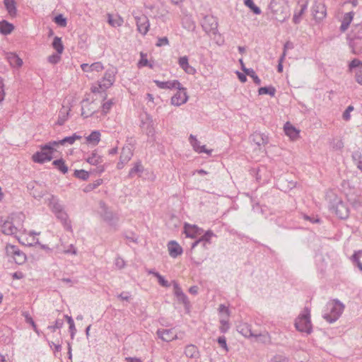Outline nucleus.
I'll use <instances>...</instances> for the list:
<instances>
[{"label": "nucleus", "mask_w": 362, "mask_h": 362, "mask_svg": "<svg viewBox=\"0 0 362 362\" xmlns=\"http://www.w3.org/2000/svg\"><path fill=\"white\" fill-rule=\"evenodd\" d=\"M23 215L21 214H11L8 216L0 218V232L6 235H16L22 226Z\"/></svg>", "instance_id": "f257e3e1"}, {"label": "nucleus", "mask_w": 362, "mask_h": 362, "mask_svg": "<svg viewBox=\"0 0 362 362\" xmlns=\"http://www.w3.org/2000/svg\"><path fill=\"white\" fill-rule=\"evenodd\" d=\"M344 309V304L339 300L334 299L327 303L322 317L329 323H333L339 318Z\"/></svg>", "instance_id": "f03ea898"}, {"label": "nucleus", "mask_w": 362, "mask_h": 362, "mask_svg": "<svg viewBox=\"0 0 362 362\" xmlns=\"http://www.w3.org/2000/svg\"><path fill=\"white\" fill-rule=\"evenodd\" d=\"M269 7L278 21L284 22L288 18V6L286 0H271Z\"/></svg>", "instance_id": "7ed1b4c3"}, {"label": "nucleus", "mask_w": 362, "mask_h": 362, "mask_svg": "<svg viewBox=\"0 0 362 362\" xmlns=\"http://www.w3.org/2000/svg\"><path fill=\"white\" fill-rule=\"evenodd\" d=\"M349 46L354 54H362L361 47H359L358 39H362V21L359 23L354 24L350 33L348 35Z\"/></svg>", "instance_id": "20e7f679"}, {"label": "nucleus", "mask_w": 362, "mask_h": 362, "mask_svg": "<svg viewBox=\"0 0 362 362\" xmlns=\"http://www.w3.org/2000/svg\"><path fill=\"white\" fill-rule=\"evenodd\" d=\"M295 327L300 332H305L309 334L313 331V326L310 320V310L305 308L295 320Z\"/></svg>", "instance_id": "39448f33"}, {"label": "nucleus", "mask_w": 362, "mask_h": 362, "mask_svg": "<svg viewBox=\"0 0 362 362\" xmlns=\"http://www.w3.org/2000/svg\"><path fill=\"white\" fill-rule=\"evenodd\" d=\"M328 207L329 209L332 213H334L339 218L345 219L349 216V208L345 203L336 195H334L333 198L330 199Z\"/></svg>", "instance_id": "423d86ee"}, {"label": "nucleus", "mask_w": 362, "mask_h": 362, "mask_svg": "<svg viewBox=\"0 0 362 362\" xmlns=\"http://www.w3.org/2000/svg\"><path fill=\"white\" fill-rule=\"evenodd\" d=\"M117 70L115 67H111L106 70L104 76L99 81V88L94 87L92 88L93 93L99 92V88L106 90L110 88L115 81V75Z\"/></svg>", "instance_id": "0eeeda50"}, {"label": "nucleus", "mask_w": 362, "mask_h": 362, "mask_svg": "<svg viewBox=\"0 0 362 362\" xmlns=\"http://www.w3.org/2000/svg\"><path fill=\"white\" fill-rule=\"evenodd\" d=\"M6 252L8 256L11 257L17 264H23L25 262L27 257L25 254L17 246L8 245L6 247Z\"/></svg>", "instance_id": "6e6552de"}, {"label": "nucleus", "mask_w": 362, "mask_h": 362, "mask_svg": "<svg viewBox=\"0 0 362 362\" xmlns=\"http://www.w3.org/2000/svg\"><path fill=\"white\" fill-rule=\"evenodd\" d=\"M49 146L42 145L40 146V151H37L33 155V160L37 163H44L47 161H49L52 159L53 151L49 150Z\"/></svg>", "instance_id": "1a4fd4ad"}, {"label": "nucleus", "mask_w": 362, "mask_h": 362, "mask_svg": "<svg viewBox=\"0 0 362 362\" xmlns=\"http://www.w3.org/2000/svg\"><path fill=\"white\" fill-rule=\"evenodd\" d=\"M202 27L206 33L216 34L218 32V22L213 16H206L202 21Z\"/></svg>", "instance_id": "9d476101"}, {"label": "nucleus", "mask_w": 362, "mask_h": 362, "mask_svg": "<svg viewBox=\"0 0 362 362\" xmlns=\"http://www.w3.org/2000/svg\"><path fill=\"white\" fill-rule=\"evenodd\" d=\"M312 12L315 20L321 21L327 16V8L322 1H316L313 6Z\"/></svg>", "instance_id": "9b49d317"}, {"label": "nucleus", "mask_w": 362, "mask_h": 362, "mask_svg": "<svg viewBox=\"0 0 362 362\" xmlns=\"http://www.w3.org/2000/svg\"><path fill=\"white\" fill-rule=\"evenodd\" d=\"M182 90H177V93L171 98L170 103L173 105L180 106L188 100L187 88L181 85Z\"/></svg>", "instance_id": "f8f14e48"}, {"label": "nucleus", "mask_w": 362, "mask_h": 362, "mask_svg": "<svg viewBox=\"0 0 362 362\" xmlns=\"http://www.w3.org/2000/svg\"><path fill=\"white\" fill-rule=\"evenodd\" d=\"M350 71H354L356 81L362 85V62L358 59H354L349 64Z\"/></svg>", "instance_id": "ddd939ff"}, {"label": "nucleus", "mask_w": 362, "mask_h": 362, "mask_svg": "<svg viewBox=\"0 0 362 362\" xmlns=\"http://www.w3.org/2000/svg\"><path fill=\"white\" fill-rule=\"evenodd\" d=\"M299 9L296 8L293 16V22L298 24L302 20V16L308 9V0H297Z\"/></svg>", "instance_id": "4468645a"}, {"label": "nucleus", "mask_w": 362, "mask_h": 362, "mask_svg": "<svg viewBox=\"0 0 362 362\" xmlns=\"http://www.w3.org/2000/svg\"><path fill=\"white\" fill-rule=\"evenodd\" d=\"M100 216L103 218V220L107 222L109 224L112 225L115 223V221L116 219L115 215L112 211L109 210L105 202H100Z\"/></svg>", "instance_id": "2eb2a0df"}, {"label": "nucleus", "mask_w": 362, "mask_h": 362, "mask_svg": "<svg viewBox=\"0 0 362 362\" xmlns=\"http://www.w3.org/2000/svg\"><path fill=\"white\" fill-rule=\"evenodd\" d=\"M135 20L138 31L143 35H145L148 33L150 27L148 18L145 15H141L140 16H136Z\"/></svg>", "instance_id": "dca6fc26"}, {"label": "nucleus", "mask_w": 362, "mask_h": 362, "mask_svg": "<svg viewBox=\"0 0 362 362\" xmlns=\"http://www.w3.org/2000/svg\"><path fill=\"white\" fill-rule=\"evenodd\" d=\"M153 83L161 89H176V90H182L181 83L178 80H173V81H160L159 80H153Z\"/></svg>", "instance_id": "f3484780"}, {"label": "nucleus", "mask_w": 362, "mask_h": 362, "mask_svg": "<svg viewBox=\"0 0 362 362\" xmlns=\"http://www.w3.org/2000/svg\"><path fill=\"white\" fill-rule=\"evenodd\" d=\"M156 334L158 338L161 339L164 341H171L177 338V334L173 332V329H158L156 332Z\"/></svg>", "instance_id": "a211bd4d"}, {"label": "nucleus", "mask_w": 362, "mask_h": 362, "mask_svg": "<svg viewBox=\"0 0 362 362\" xmlns=\"http://www.w3.org/2000/svg\"><path fill=\"white\" fill-rule=\"evenodd\" d=\"M184 233L186 237L195 238L198 235H202L203 230L196 225H191L185 223L184 226Z\"/></svg>", "instance_id": "6ab92c4d"}, {"label": "nucleus", "mask_w": 362, "mask_h": 362, "mask_svg": "<svg viewBox=\"0 0 362 362\" xmlns=\"http://www.w3.org/2000/svg\"><path fill=\"white\" fill-rule=\"evenodd\" d=\"M213 236H215L214 233L210 230H207L198 240H195L192 244V249H194L199 243H202L203 247L207 248V244L211 243L210 240Z\"/></svg>", "instance_id": "aec40b11"}, {"label": "nucleus", "mask_w": 362, "mask_h": 362, "mask_svg": "<svg viewBox=\"0 0 362 362\" xmlns=\"http://www.w3.org/2000/svg\"><path fill=\"white\" fill-rule=\"evenodd\" d=\"M238 332L245 337H254L259 338L264 337L267 338L266 335H262L261 334H257L252 331L251 326L247 324H243L238 327Z\"/></svg>", "instance_id": "412c9836"}, {"label": "nucleus", "mask_w": 362, "mask_h": 362, "mask_svg": "<svg viewBox=\"0 0 362 362\" xmlns=\"http://www.w3.org/2000/svg\"><path fill=\"white\" fill-rule=\"evenodd\" d=\"M93 103V102L88 103V99L83 100L81 108V116L83 117L88 118L97 112V110L92 106Z\"/></svg>", "instance_id": "4be33fe9"}, {"label": "nucleus", "mask_w": 362, "mask_h": 362, "mask_svg": "<svg viewBox=\"0 0 362 362\" xmlns=\"http://www.w3.org/2000/svg\"><path fill=\"white\" fill-rule=\"evenodd\" d=\"M178 64L180 67L188 74L193 75L196 73V69L189 64L188 57L187 56L180 57L178 59Z\"/></svg>", "instance_id": "5701e85b"}, {"label": "nucleus", "mask_w": 362, "mask_h": 362, "mask_svg": "<svg viewBox=\"0 0 362 362\" xmlns=\"http://www.w3.org/2000/svg\"><path fill=\"white\" fill-rule=\"evenodd\" d=\"M250 139L252 142H254L258 146H264L269 141L268 136L264 134L255 132H254Z\"/></svg>", "instance_id": "b1692460"}, {"label": "nucleus", "mask_w": 362, "mask_h": 362, "mask_svg": "<svg viewBox=\"0 0 362 362\" xmlns=\"http://www.w3.org/2000/svg\"><path fill=\"white\" fill-rule=\"evenodd\" d=\"M54 215L56 216L57 218L61 221L64 228L66 230L71 231L72 227H71V221L69 219L68 214L64 211V209L60 212L57 213Z\"/></svg>", "instance_id": "393cba45"}, {"label": "nucleus", "mask_w": 362, "mask_h": 362, "mask_svg": "<svg viewBox=\"0 0 362 362\" xmlns=\"http://www.w3.org/2000/svg\"><path fill=\"white\" fill-rule=\"evenodd\" d=\"M168 251L170 256L175 258L182 253V248L177 243L171 240L168 243Z\"/></svg>", "instance_id": "a878e982"}, {"label": "nucleus", "mask_w": 362, "mask_h": 362, "mask_svg": "<svg viewBox=\"0 0 362 362\" xmlns=\"http://www.w3.org/2000/svg\"><path fill=\"white\" fill-rule=\"evenodd\" d=\"M70 111V107H65L64 105H63L61 110H59L58 119L56 122V124L59 126L63 125L65 123V122L68 119Z\"/></svg>", "instance_id": "bb28decb"}, {"label": "nucleus", "mask_w": 362, "mask_h": 362, "mask_svg": "<svg viewBox=\"0 0 362 362\" xmlns=\"http://www.w3.org/2000/svg\"><path fill=\"white\" fill-rule=\"evenodd\" d=\"M6 59L9 64L13 68H19L23 64V60L15 53H8Z\"/></svg>", "instance_id": "cd10ccee"}, {"label": "nucleus", "mask_w": 362, "mask_h": 362, "mask_svg": "<svg viewBox=\"0 0 362 362\" xmlns=\"http://www.w3.org/2000/svg\"><path fill=\"white\" fill-rule=\"evenodd\" d=\"M354 16V13L353 11L346 13L344 15V16L342 18V21H341V24L340 26L341 32L344 33L349 28V27L353 20Z\"/></svg>", "instance_id": "c85d7f7f"}, {"label": "nucleus", "mask_w": 362, "mask_h": 362, "mask_svg": "<svg viewBox=\"0 0 362 362\" xmlns=\"http://www.w3.org/2000/svg\"><path fill=\"white\" fill-rule=\"evenodd\" d=\"M6 10L11 17H16L17 15L16 2L15 0H4Z\"/></svg>", "instance_id": "c756f323"}, {"label": "nucleus", "mask_w": 362, "mask_h": 362, "mask_svg": "<svg viewBox=\"0 0 362 362\" xmlns=\"http://www.w3.org/2000/svg\"><path fill=\"white\" fill-rule=\"evenodd\" d=\"M49 206L54 214L64 209L63 205L59 203V199L54 196H51L49 199Z\"/></svg>", "instance_id": "7c9ffc66"}, {"label": "nucleus", "mask_w": 362, "mask_h": 362, "mask_svg": "<svg viewBox=\"0 0 362 362\" xmlns=\"http://www.w3.org/2000/svg\"><path fill=\"white\" fill-rule=\"evenodd\" d=\"M86 160L93 165H98L103 162V156L99 155L96 151H93L90 154L88 155Z\"/></svg>", "instance_id": "2f4dec72"}, {"label": "nucleus", "mask_w": 362, "mask_h": 362, "mask_svg": "<svg viewBox=\"0 0 362 362\" xmlns=\"http://www.w3.org/2000/svg\"><path fill=\"white\" fill-rule=\"evenodd\" d=\"M185 354L187 357L197 359L199 357V351L197 347L193 344L187 345L185 349Z\"/></svg>", "instance_id": "473e14b6"}, {"label": "nucleus", "mask_w": 362, "mask_h": 362, "mask_svg": "<svg viewBox=\"0 0 362 362\" xmlns=\"http://www.w3.org/2000/svg\"><path fill=\"white\" fill-rule=\"evenodd\" d=\"M14 29L12 23H8L6 20L0 21V33L4 35L10 34Z\"/></svg>", "instance_id": "72a5a7b5"}, {"label": "nucleus", "mask_w": 362, "mask_h": 362, "mask_svg": "<svg viewBox=\"0 0 362 362\" xmlns=\"http://www.w3.org/2000/svg\"><path fill=\"white\" fill-rule=\"evenodd\" d=\"M132 156H133V152H132L131 148L129 146H125V147H123L122 149L119 159L122 160L124 162L128 163L131 160Z\"/></svg>", "instance_id": "f704fd0d"}, {"label": "nucleus", "mask_w": 362, "mask_h": 362, "mask_svg": "<svg viewBox=\"0 0 362 362\" xmlns=\"http://www.w3.org/2000/svg\"><path fill=\"white\" fill-rule=\"evenodd\" d=\"M107 21L113 27L121 26L124 23L123 18L122 17L119 16H113L111 14L107 15Z\"/></svg>", "instance_id": "c9c22d12"}, {"label": "nucleus", "mask_w": 362, "mask_h": 362, "mask_svg": "<svg viewBox=\"0 0 362 362\" xmlns=\"http://www.w3.org/2000/svg\"><path fill=\"white\" fill-rule=\"evenodd\" d=\"M362 256V250L356 251L351 257V260L354 266L357 267L362 272V263L360 258Z\"/></svg>", "instance_id": "e433bc0d"}, {"label": "nucleus", "mask_w": 362, "mask_h": 362, "mask_svg": "<svg viewBox=\"0 0 362 362\" xmlns=\"http://www.w3.org/2000/svg\"><path fill=\"white\" fill-rule=\"evenodd\" d=\"M86 139L87 142L97 145L100 141V133L99 131H93Z\"/></svg>", "instance_id": "4c0bfd02"}, {"label": "nucleus", "mask_w": 362, "mask_h": 362, "mask_svg": "<svg viewBox=\"0 0 362 362\" xmlns=\"http://www.w3.org/2000/svg\"><path fill=\"white\" fill-rule=\"evenodd\" d=\"M284 132L287 136L292 139L297 137L299 133L296 129L288 122L286 123L284 125Z\"/></svg>", "instance_id": "58836bf2"}, {"label": "nucleus", "mask_w": 362, "mask_h": 362, "mask_svg": "<svg viewBox=\"0 0 362 362\" xmlns=\"http://www.w3.org/2000/svg\"><path fill=\"white\" fill-rule=\"evenodd\" d=\"M52 164L63 174H66L69 170L68 167L65 165V162L62 158L54 160Z\"/></svg>", "instance_id": "ea45409f"}, {"label": "nucleus", "mask_w": 362, "mask_h": 362, "mask_svg": "<svg viewBox=\"0 0 362 362\" xmlns=\"http://www.w3.org/2000/svg\"><path fill=\"white\" fill-rule=\"evenodd\" d=\"M52 47L58 54H62L64 51V45L61 37L57 36L54 37L52 42Z\"/></svg>", "instance_id": "a19ab883"}, {"label": "nucleus", "mask_w": 362, "mask_h": 362, "mask_svg": "<svg viewBox=\"0 0 362 362\" xmlns=\"http://www.w3.org/2000/svg\"><path fill=\"white\" fill-rule=\"evenodd\" d=\"M276 93V88L274 86H264L261 87L258 90L259 95H269L271 96H274Z\"/></svg>", "instance_id": "79ce46f5"}, {"label": "nucleus", "mask_w": 362, "mask_h": 362, "mask_svg": "<svg viewBox=\"0 0 362 362\" xmlns=\"http://www.w3.org/2000/svg\"><path fill=\"white\" fill-rule=\"evenodd\" d=\"M115 101L114 99H110L109 100L103 103L101 105L102 114L104 115H107L115 105Z\"/></svg>", "instance_id": "37998d69"}, {"label": "nucleus", "mask_w": 362, "mask_h": 362, "mask_svg": "<svg viewBox=\"0 0 362 362\" xmlns=\"http://www.w3.org/2000/svg\"><path fill=\"white\" fill-rule=\"evenodd\" d=\"M81 138V136L77 135L76 134H74L72 136H66L63 139L59 140L61 145H65L66 144H73L76 140L80 139Z\"/></svg>", "instance_id": "c03bdc74"}, {"label": "nucleus", "mask_w": 362, "mask_h": 362, "mask_svg": "<svg viewBox=\"0 0 362 362\" xmlns=\"http://www.w3.org/2000/svg\"><path fill=\"white\" fill-rule=\"evenodd\" d=\"M245 74L247 76L251 77L256 85L261 84L260 78L258 77V76L256 74L255 71L252 69H245Z\"/></svg>", "instance_id": "a18cd8bd"}, {"label": "nucleus", "mask_w": 362, "mask_h": 362, "mask_svg": "<svg viewBox=\"0 0 362 362\" xmlns=\"http://www.w3.org/2000/svg\"><path fill=\"white\" fill-rule=\"evenodd\" d=\"M143 166L140 162H137L134 166L129 170L128 177H133L135 174L143 172Z\"/></svg>", "instance_id": "49530a36"}, {"label": "nucleus", "mask_w": 362, "mask_h": 362, "mask_svg": "<svg viewBox=\"0 0 362 362\" xmlns=\"http://www.w3.org/2000/svg\"><path fill=\"white\" fill-rule=\"evenodd\" d=\"M182 26L188 30H194L195 28V24L189 17H186L182 20Z\"/></svg>", "instance_id": "de8ad7c7"}, {"label": "nucleus", "mask_w": 362, "mask_h": 362, "mask_svg": "<svg viewBox=\"0 0 362 362\" xmlns=\"http://www.w3.org/2000/svg\"><path fill=\"white\" fill-rule=\"evenodd\" d=\"M245 4L253 11L254 13L257 15L261 13V9L254 4L253 0H245Z\"/></svg>", "instance_id": "09e8293b"}, {"label": "nucleus", "mask_w": 362, "mask_h": 362, "mask_svg": "<svg viewBox=\"0 0 362 362\" xmlns=\"http://www.w3.org/2000/svg\"><path fill=\"white\" fill-rule=\"evenodd\" d=\"M74 175L77 178H79L82 180H86L89 177V173L88 172L84 170H76L74 171Z\"/></svg>", "instance_id": "8fccbe9b"}, {"label": "nucleus", "mask_w": 362, "mask_h": 362, "mask_svg": "<svg viewBox=\"0 0 362 362\" xmlns=\"http://www.w3.org/2000/svg\"><path fill=\"white\" fill-rule=\"evenodd\" d=\"M138 66L139 67L149 66L150 68H153V65L151 64H149V62L146 58V54H144L143 52H141V59L139 60V62L138 63Z\"/></svg>", "instance_id": "3c124183"}, {"label": "nucleus", "mask_w": 362, "mask_h": 362, "mask_svg": "<svg viewBox=\"0 0 362 362\" xmlns=\"http://www.w3.org/2000/svg\"><path fill=\"white\" fill-rule=\"evenodd\" d=\"M103 182V180L98 179L95 180L93 183L88 184L85 189V192H90L95 188H97L98 186H100Z\"/></svg>", "instance_id": "603ef678"}, {"label": "nucleus", "mask_w": 362, "mask_h": 362, "mask_svg": "<svg viewBox=\"0 0 362 362\" xmlns=\"http://www.w3.org/2000/svg\"><path fill=\"white\" fill-rule=\"evenodd\" d=\"M189 141L193 147V149L197 152L199 148L200 142L197 139L196 136L191 134L189 137Z\"/></svg>", "instance_id": "864d4df0"}, {"label": "nucleus", "mask_w": 362, "mask_h": 362, "mask_svg": "<svg viewBox=\"0 0 362 362\" xmlns=\"http://www.w3.org/2000/svg\"><path fill=\"white\" fill-rule=\"evenodd\" d=\"M54 21L62 27H65L66 25V19L62 14H59L55 16Z\"/></svg>", "instance_id": "5fc2aeb1"}, {"label": "nucleus", "mask_w": 362, "mask_h": 362, "mask_svg": "<svg viewBox=\"0 0 362 362\" xmlns=\"http://www.w3.org/2000/svg\"><path fill=\"white\" fill-rule=\"evenodd\" d=\"M64 325V320L63 319H57L56 320L54 325L48 326V329H50L52 332H54L57 329H60Z\"/></svg>", "instance_id": "6e6d98bb"}, {"label": "nucleus", "mask_w": 362, "mask_h": 362, "mask_svg": "<svg viewBox=\"0 0 362 362\" xmlns=\"http://www.w3.org/2000/svg\"><path fill=\"white\" fill-rule=\"evenodd\" d=\"M60 54H61L57 53L49 56L47 59L48 62L52 64H57L61 59Z\"/></svg>", "instance_id": "4d7b16f0"}, {"label": "nucleus", "mask_w": 362, "mask_h": 362, "mask_svg": "<svg viewBox=\"0 0 362 362\" xmlns=\"http://www.w3.org/2000/svg\"><path fill=\"white\" fill-rule=\"evenodd\" d=\"M156 277L158 279L159 284L163 287L168 288L170 286V284L165 278L161 276L160 274H156Z\"/></svg>", "instance_id": "13d9d810"}, {"label": "nucleus", "mask_w": 362, "mask_h": 362, "mask_svg": "<svg viewBox=\"0 0 362 362\" xmlns=\"http://www.w3.org/2000/svg\"><path fill=\"white\" fill-rule=\"evenodd\" d=\"M354 110V107L352 105H349L347 107V108L345 110V111L343 112L342 118L345 121H349L351 118L350 113Z\"/></svg>", "instance_id": "bf43d9fd"}, {"label": "nucleus", "mask_w": 362, "mask_h": 362, "mask_svg": "<svg viewBox=\"0 0 362 362\" xmlns=\"http://www.w3.org/2000/svg\"><path fill=\"white\" fill-rule=\"evenodd\" d=\"M220 322H221V327H220V332L221 333H226L228 331L229 328H230V326H229V324H228V322L226 320H220Z\"/></svg>", "instance_id": "052dcab7"}, {"label": "nucleus", "mask_w": 362, "mask_h": 362, "mask_svg": "<svg viewBox=\"0 0 362 362\" xmlns=\"http://www.w3.org/2000/svg\"><path fill=\"white\" fill-rule=\"evenodd\" d=\"M217 342L219 346L223 348L226 351H228V346L226 343V339L224 336H221L217 339Z\"/></svg>", "instance_id": "680f3d73"}, {"label": "nucleus", "mask_w": 362, "mask_h": 362, "mask_svg": "<svg viewBox=\"0 0 362 362\" xmlns=\"http://www.w3.org/2000/svg\"><path fill=\"white\" fill-rule=\"evenodd\" d=\"M173 286H174V293L177 298L180 297L182 294H184L180 285L176 281H173Z\"/></svg>", "instance_id": "e2e57ef3"}, {"label": "nucleus", "mask_w": 362, "mask_h": 362, "mask_svg": "<svg viewBox=\"0 0 362 362\" xmlns=\"http://www.w3.org/2000/svg\"><path fill=\"white\" fill-rule=\"evenodd\" d=\"M177 300L184 304L186 309H189V300L187 296L184 293L180 297L177 298Z\"/></svg>", "instance_id": "0e129e2a"}, {"label": "nucleus", "mask_w": 362, "mask_h": 362, "mask_svg": "<svg viewBox=\"0 0 362 362\" xmlns=\"http://www.w3.org/2000/svg\"><path fill=\"white\" fill-rule=\"evenodd\" d=\"M103 65L101 62H94L91 65H90V69H91V71H100L103 69Z\"/></svg>", "instance_id": "69168bd1"}, {"label": "nucleus", "mask_w": 362, "mask_h": 362, "mask_svg": "<svg viewBox=\"0 0 362 362\" xmlns=\"http://www.w3.org/2000/svg\"><path fill=\"white\" fill-rule=\"evenodd\" d=\"M169 45V40L167 37H158V42L156 44V45L157 47H161V46H164V45Z\"/></svg>", "instance_id": "338daca9"}, {"label": "nucleus", "mask_w": 362, "mask_h": 362, "mask_svg": "<svg viewBox=\"0 0 362 362\" xmlns=\"http://www.w3.org/2000/svg\"><path fill=\"white\" fill-rule=\"evenodd\" d=\"M23 315L25 317L26 322L28 323H30L34 328V330L37 332V328H36V325H35L34 320H33V318L29 315V314L28 313H23Z\"/></svg>", "instance_id": "774afa93"}]
</instances>
